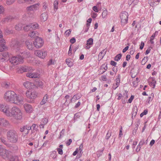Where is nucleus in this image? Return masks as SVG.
I'll list each match as a JSON object with an SVG mask.
<instances>
[{"label":"nucleus","mask_w":161,"mask_h":161,"mask_svg":"<svg viewBox=\"0 0 161 161\" xmlns=\"http://www.w3.org/2000/svg\"><path fill=\"white\" fill-rule=\"evenodd\" d=\"M25 129L26 130V132L25 133V134L27 135L29 133V130L32 129V127L31 126H29L27 125H25Z\"/></svg>","instance_id":"79ce46f5"},{"label":"nucleus","mask_w":161,"mask_h":161,"mask_svg":"<svg viewBox=\"0 0 161 161\" xmlns=\"http://www.w3.org/2000/svg\"><path fill=\"white\" fill-rule=\"evenodd\" d=\"M9 159L10 161H19L18 157L16 156H10Z\"/></svg>","instance_id":"a878e982"},{"label":"nucleus","mask_w":161,"mask_h":161,"mask_svg":"<svg viewBox=\"0 0 161 161\" xmlns=\"http://www.w3.org/2000/svg\"><path fill=\"white\" fill-rule=\"evenodd\" d=\"M112 70L115 72V74L117 73L118 71V67L115 66L112 69Z\"/></svg>","instance_id":"338daca9"},{"label":"nucleus","mask_w":161,"mask_h":161,"mask_svg":"<svg viewBox=\"0 0 161 161\" xmlns=\"http://www.w3.org/2000/svg\"><path fill=\"white\" fill-rule=\"evenodd\" d=\"M16 94L13 91H8L5 94L4 98L7 102L13 103Z\"/></svg>","instance_id":"7ed1b4c3"},{"label":"nucleus","mask_w":161,"mask_h":161,"mask_svg":"<svg viewBox=\"0 0 161 161\" xmlns=\"http://www.w3.org/2000/svg\"><path fill=\"white\" fill-rule=\"evenodd\" d=\"M78 94H77L74 95L72 97L73 99L75 100H78V99H80L81 97L80 96H77Z\"/></svg>","instance_id":"864d4df0"},{"label":"nucleus","mask_w":161,"mask_h":161,"mask_svg":"<svg viewBox=\"0 0 161 161\" xmlns=\"http://www.w3.org/2000/svg\"><path fill=\"white\" fill-rule=\"evenodd\" d=\"M33 85V83L28 81H25L23 83V85L27 89L32 88Z\"/></svg>","instance_id":"a211bd4d"},{"label":"nucleus","mask_w":161,"mask_h":161,"mask_svg":"<svg viewBox=\"0 0 161 161\" xmlns=\"http://www.w3.org/2000/svg\"><path fill=\"white\" fill-rule=\"evenodd\" d=\"M9 108L8 105L0 104V110L5 113L7 116L9 111Z\"/></svg>","instance_id":"2eb2a0df"},{"label":"nucleus","mask_w":161,"mask_h":161,"mask_svg":"<svg viewBox=\"0 0 161 161\" xmlns=\"http://www.w3.org/2000/svg\"><path fill=\"white\" fill-rule=\"evenodd\" d=\"M57 151L58 152V153L60 155H62L63 154V151L61 148H57Z\"/></svg>","instance_id":"bf43d9fd"},{"label":"nucleus","mask_w":161,"mask_h":161,"mask_svg":"<svg viewBox=\"0 0 161 161\" xmlns=\"http://www.w3.org/2000/svg\"><path fill=\"white\" fill-rule=\"evenodd\" d=\"M39 5V4L36 3L27 7L26 9L28 12L30 11H35L38 9Z\"/></svg>","instance_id":"4468645a"},{"label":"nucleus","mask_w":161,"mask_h":161,"mask_svg":"<svg viewBox=\"0 0 161 161\" xmlns=\"http://www.w3.org/2000/svg\"><path fill=\"white\" fill-rule=\"evenodd\" d=\"M15 1V0H7L6 3L7 5H11Z\"/></svg>","instance_id":"3c124183"},{"label":"nucleus","mask_w":161,"mask_h":161,"mask_svg":"<svg viewBox=\"0 0 161 161\" xmlns=\"http://www.w3.org/2000/svg\"><path fill=\"white\" fill-rule=\"evenodd\" d=\"M48 120L47 118H44L43 119L42 121V123L44 125L46 124L48 122Z\"/></svg>","instance_id":"8fccbe9b"},{"label":"nucleus","mask_w":161,"mask_h":161,"mask_svg":"<svg viewBox=\"0 0 161 161\" xmlns=\"http://www.w3.org/2000/svg\"><path fill=\"white\" fill-rule=\"evenodd\" d=\"M22 27V25L21 24H18L16 25L15 26V28L16 30L19 31L21 30Z\"/></svg>","instance_id":"c756f323"},{"label":"nucleus","mask_w":161,"mask_h":161,"mask_svg":"<svg viewBox=\"0 0 161 161\" xmlns=\"http://www.w3.org/2000/svg\"><path fill=\"white\" fill-rule=\"evenodd\" d=\"M121 19V25L124 26L128 22V14L126 11L123 12L120 16Z\"/></svg>","instance_id":"39448f33"},{"label":"nucleus","mask_w":161,"mask_h":161,"mask_svg":"<svg viewBox=\"0 0 161 161\" xmlns=\"http://www.w3.org/2000/svg\"><path fill=\"white\" fill-rule=\"evenodd\" d=\"M106 50L105 49H104L100 52L98 54V60L99 61H100L103 58L106 53Z\"/></svg>","instance_id":"6ab92c4d"},{"label":"nucleus","mask_w":161,"mask_h":161,"mask_svg":"<svg viewBox=\"0 0 161 161\" xmlns=\"http://www.w3.org/2000/svg\"><path fill=\"white\" fill-rule=\"evenodd\" d=\"M34 54L36 56L42 58H44L47 54L46 51L37 50L34 51Z\"/></svg>","instance_id":"1a4fd4ad"},{"label":"nucleus","mask_w":161,"mask_h":161,"mask_svg":"<svg viewBox=\"0 0 161 161\" xmlns=\"http://www.w3.org/2000/svg\"><path fill=\"white\" fill-rule=\"evenodd\" d=\"M134 96L131 95L128 100L127 103H131L134 98Z\"/></svg>","instance_id":"e2e57ef3"},{"label":"nucleus","mask_w":161,"mask_h":161,"mask_svg":"<svg viewBox=\"0 0 161 161\" xmlns=\"http://www.w3.org/2000/svg\"><path fill=\"white\" fill-rule=\"evenodd\" d=\"M25 94L27 98L32 99L31 101H30V102L33 103V99H35L37 97V93L35 91L27 90L25 92Z\"/></svg>","instance_id":"423d86ee"},{"label":"nucleus","mask_w":161,"mask_h":161,"mask_svg":"<svg viewBox=\"0 0 161 161\" xmlns=\"http://www.w3.org/2000/svg\"><path fill=\"white\" fill-rule=\"evenodd\" d=\"M148 112L147 110V109H145L144 110L143 112H142L140 115L141 117H142L144 115H146L147 114Z\"/></svg>","instance_id":"09e8293b"},{"label":"nucleus","mask_w":161,"mask_h":161,"mask_svg":"<svg viewBox=\"0 0 161 161\" xmlns=\"http://www.w3.org/2000/svg\"><path fill=\"white\" fill-rule=\"evenodd\" d=\"M6 152V150L5 149H0V155H3V153H5Z\"/></svg>","instance_id":"6e6d98bb"},{"label":"nucleus","mask_w":161,"mask_h":161,"mask_svg":"<svg viewBox=\"0 0 161 161\" xmlns=\"http://www.w3.org/2000/svg\"><path fill=\"white\" fill-rule=\"evenodd\" d=\"M18 53H19L18 55H20L23 60L24 58H27L30 56V53L28 51L22 49Z\"/></svg>","instance_id":"f8f14e48"},{"label":"nucleus","mask_w":161,"mask_h":161,"mask_svg":"<svg viewBox=\"0 0 161 161\" xmlns=\"http://www.w3.org/2000/svg\"><path fill=\"white\" fill-rule=\"evenodd\" d=\"M31 30L37 29L38 27V25L36 23L30 24Z\"/></svg>","instance_id":"bb28decb"},{"label":"nucleus","mask_w":161,"mask_h":161,"mask_svg":"<svg viewBox=\"0 0 161 161\" xmlns=\"http://www.w3.org/2000/svg\"><path fill=\"white\" fill-rule=\"evenodd\" d=\"M3 34L0 35V44H3V43H4L5 40L3 39Z\"/></svg>","instance_id":"603ef678"},{"label":"nucleus","mask_w":161,"mask_h":161,"mask_svg":"<svg viewBox=\"0 0 161 161\" xmlns=\"http://www.w3.org/2000/svg\"><path fill=\"white\" fill-rule=\"evenodd\" d=\"M36 82V84L39 87L41 88H43V83L42 81H37Z\"/></svg>","instance_id":"4c0bfd02"},{"label":"nucleus","mask_w":161,"mask_h":161,"mask_svg":"<svg viewBox=\"0 0 161 161\" xmlns=\"http://www.w3.org/2000/svg\"><path fill=\"white\" fill-rule=\"evenodd\" d=\"M5 31L6 33L8 34L12 33H13V31H12L10 30L8 28L6 29Z\"/></svg>","instance_id":"69168bd1"},{"label":"nucleus","mask_w":161,"mask_h":161,"mask_svg":"<svg viewBox=\"0 0 161 161\" xmlns=\"http://www.w3.org/2000/svg\"><path fill=\"white\" fill-rule=\"evenodd\" d=\"M48 98V96L46 94L44 97L43 99L40 103V104L42 105L45 104Z\"/></svg>","instance_id":"393cba45"},{"label":"nucleus","mask_w":161,"mask_h":161,"mask_svg":"<svg viewBox=\"0 0 161 161\" xmlns=\"http://www.w3.org/2000/svg\"><path fill=\"white\" fill-rule=\"evenodd\" d=\"M25 44L27 48L30 50H32L33 48L34 44L29 40H27L25 41Z\"/></svg>","instance_id":"f3484780"},{"label":"nucleus","mask_w":161,"mask_h":161,"mask_svg":"<svg viewBox=\"0 0 161 161\" xmlns=\"http://www.w3.org/2000/svg\"><path fill=\"white\" fill-rule=\"evenodd\" d=\"M6 47L5 46V44H0V51L2 52L3 51L4 49L6 48Z\"/></svg>","instance_id":"a18cd8bd"},{"label":"nucleus","mask_w":161,"mask_h":161,"mask_svg":"<svg viewBox=\"0 0 161 161\" xmlns=\"http://www.w3.org/2000/svg\"><path fill=\"white\" fill-rule=\"evenodd\" d=\"M152 48V47H150L148 48L147 49V50L145 53V54L146 55H147L149 53L151 50V49Z\"/></svg>","instance_id":"680f3d73"},{"label":"nucleus","mask_w":161,"mask_h":161,"mask_svg":"<svg viewBox=\"0 0 161 161\" xmlns=\"http://www.w3.org/2000/svg\"><path fill=\"white\" fill-rule=\"evenodd\" d=\"M102 68H103L104 70L105 71H103L102 73L101 74H103L104 72H105L108 69V67H107V64H106V65H105V64H103L102 66H101V67L100 69V70H101L102 69Z\"/></svg>","instance_id":"c9c22d12"},{"label":"nucleus","mask_w":161,"mask_h":161,"mask_svg":"<svg viewBox=\"0 0 161 161\" xmlns=\"http://www.w3.org/2000/svg\"><path fill=\"white\" fill-rule=\"evenodd\" d=\"M58 1H55L54 3H53V6H54V9L55 10V9H57L58 8Z\"/></svg>","instance_id":"c03bdc74"},{"label":"nucleus","mask_w":161,"mask_h":161,"mask_svg":"<svg viewBox=\"0 0 161 161\" xmlns=\"http://www.w3.org/2000/svg\"><path fill=\"white\" fill-rule=\"evenodd\" d=\"M15 100H14L13 103H14L17 104V105L22 104L23 103L24 98L23 97L21 96H15L14 98Z\"/></svg>","instance_id":"ddd939ff"},{"label":"nucleus","mask_w":161,"mask_h":161,"mask_svg":"<svg viewBox=\"0 0 161 161\" xmlns=\"http://www.w3.org/2000/svg\"><path fill=\"white\" fill-rule=\"evenodd\" d=\"M72 142V140L71 139H69L67 142H66V145L67 146H69L70 145Z\"/></svg>","instance_id":"4d7b16f0"},{"label":"nucleus","mask_w":161,"mask_h":161,"mask_svg":"<svg viewBox=\"0 0 161 161\" xmlns=\"http://www.w3.org/2000/svg\"><path fill=\"white\" fill-rule=\"evenodd\" d=\"M11 19V18L10 17L7 16L6 18H4L3 20H2V21L3 23H5L6 22H8Z\"/></svg>","instance_id":"ea45409f"},{"label":"nucleus","mask_w":161,"mask_h":161,"mask_svg":"<svg viewBox=\"0 0 161 161\" xmlns=\"http://www.w3.org/2000/svg\"><path fill=\"white\" fill-rule=\"evenodd\" d=\"M33 71V69L30 67L26 66H22L19 68L17 70L18 72L19 73H22L24 72L29 71Z\"/></svg>","instance_id":"9d476101"},{"label":"nucleus","mask_w":161,"mask_h":161,"mask_svg":"<svg viewBox=\"0 0 161 161\" xmlns=\"http://www.w3.org/2000/svg\"><path fill=\"white\" fill-rule=\"evenodd\" d=\"M11 46L15 50L17 53L21 49L22 44L18 41H13L12 42Z\"/></svg>","instance_id":"0eeeda50"},{"label":"nucleus","mask_w":161,"mask_h":161,"mask_svg":"<svg viewBox=\"0 0 161 161\" xmlns=\"http://www.w3.org/2000/svg\"><path fill=\"white\" fill-rule=\"evenodd\" d=\"M145 142L143 140H142L139 142V144L137 146V147L136 149V151L137 152H139L142 146L144 144Z\"/></svg>","instance_id":"4be33fe9"},{"label":"nucleus","mask_w":161,"mask_h":161,"mask_svg":"<svg viewBox=\"0 0 161 161\" xmlns=\"http://www.w3.org/2000/svg\"><path fill=\"white\" fill-rule=\"evenodd\" d=\"M119 76L120 75H119L118 77H117L116 79V86L115 87V88H114V90H115L119 85V83L120 82Z\"/></svg>","instance_id":"cd10ccee"},{"label":"nucleus","mask_w":161,"mask_h":161,"mask_svg":"<svg viewBox=\"0 0 161 161\" xmlns=\"http://www.w3.org/2000/svg\"><path fill=\"white\" fill-rule=\"evenodd\" d=\"M0 126L7 128H10L11 125L9 122L4 118H0Z\"/></svg>","instance_id":"9b49d317"},{"label":"nucleus","mask_w":161,"mask_h":161,"mask_svg":"<svg viewBox=\"0 0 161 161\" xmlns=\"http://www.w3.org/2000/svg\"><path fill=\"white\" fill-rule=\"evenodd\" d=\"M37 34L36 33L35 31H31L29 34V35L31 38H35Z\"/></svg>","instance_id":"7c9ffc66"},{"label":"nucleus","mask_w":161,"mask_h":161,"mask_svg":"<svg viewBox=\"0 0 161 161\" xmlns=\"http://www.w3.org/2000/svg\"><path fill=\"white\" fill-rule=\"evenodd\" d=\"M87 45H92L93 44V39L92 38H90L87 41Z\"/></svg>","instance_id":"58836bf2"},{"label":"nucleus","mask_w":161,"mask_h":161,"mask_svg":"<svg viewBox=\"0 0 161 161\" xmlns=\"http://www.w3.org/2000/svg\"><path fill=\"white\" fill-rule=\"evenodd\" d=\"M7 140L10 143H16L18 140V133L14 130H9L6 134Z\"/></svg>","instance_id":"f257e3e1"},{"label":"nucleus","mask_w":161,"mask_h":161,"mask_svg":"<svg viewBox=\"0 0 161 161\" xmlns=\"http://www.w3.org/2000/svg\"><path fill=\"white\" fill-rule=\"evenodd\" d=\"M71 32V29H69L68 30H66L64 33L65 35L68 36H69Z\"/></svg>","instance_id":"de8ad7c7"},{"label":"nucleus","mask_w":161,"mask_h":161,"mask_svg":"<svg viewBox=\"0 0 161 161\" xmlns=\"http://www.w3.org/2000/svg\"><path fill=\"white\" fill-rule=\"evenodd\" d=\"M81 103L79 101L77 103H76L74 107L75 108H78L80 105Z\"/></svg>","instance_id":"774afa93"},{"label":"nucleus","mask_w":161,"mask_h":161,"mask_svg":"<svg viewBox=\"0 0 161 161\" xmlns=\"http://www.w3.org/2000/svg\"><path fill=\"white\" fill-rule=\"evenodd\" d=\"M147 60L148 57H144L142 60V63H143V64H144L147 61Z\"/></svg>","instance_id":"5fc2aeb1"},{"label":"nucleus","mask_w":161,"mask_h":161,"mask_svg":"<svg viewBox=\"0 0 161 161\" xmlns=\"http://www.w3.org/2000/svg\"><path fill=\"white\" fill-rule=\"evenodd\" d=\"M0 139L1 141L2 142H3V144L5 145H6L7 144V141L6 140V138L3 137H1L0 138Z\"/></svg>","instance_id":"37998d69"},{"label":"nucleus","mask_w":161,"mask_h":161,"mask_svg":"<svg viewBox=\"0 0 161 161\" xmlns=\"http://www.w3.org/2000/svg\"><path fill=\"white\" fill-rule=\"evenodd\" d=\"M24 108L25 110L27 112L30 113L32 110L31 106L28 104H25L24 105Z\"/></svg>","instance_id":"aec40b11"},{"label":"nucleus","mask_w":161,"mask_h":161,"mask_svg":"<svg viewBox=\"0 0 161 161\" xmlns=\"http://www.w3.org/2000/svg\"><path fill=\"white\" fill-rule=\"evenodd\" d=\"M25 2L26 3H28L30 4L35 2L36 0H24Z\"/></svg>","instance_id":"052dcab7"},{"label":"nucleus","mask_w":161,"mask_h":161,"mask_svg":"<svg viewBox=\"0 0 161 161\" xmlns=\"http://www.w3.org/2000/svg\"><path fill=\"white\" fill-rule=\"evenodd\" d=\"M107 15L108 11L106 9L104 10L102 13V18H105L107 16Z\"/></svg>","instance_id":"a19ab883"},{"label":"nucleus","mask_w":161,"mask_h":161,"mask_svg":"<svg viewBox=\"0 0 161 161\" xmlns=\"http://www.w3.org/2000/svg\"><path fill=\"white\" fill-rule=\"evenodd\" d=\"M30 24L26 25V26L24 27V30L25 31H28L29 30H31V28L30 27Z\"/></svg>","instance_id":"e433bc0d"},{"label":"nucleus","mask_w":161,"mask_h":161,"mask_svg":"<svg viewBox=\"0 0 161 161\" xmlns=\"http://www.w3.org/2000/svg\"><path fill=\"white\" fill-rule=\"evenodd\" d=\"M48 17V15L47 12H44L40 16L41 20L42 21H45L47 20Z\"/></svg>","instance_id":"412c9836"},{"label":"nucleus","mask_w":161,"mask_h":161,"mask_svg":"<svg viewBox=\"0 0 161 161\" xmlns=\"http://www.w3.org/2000/svg\"><path fill=\"white\" fill-rule=\"evenodd\" d=\"M66 63L69 67H71L73 66V64L71 62L69 59H67L66 60Z\"/></svg>","instance_id":"2f4dec72"},{"label":"nucleus","mask_w":161,"mask_h":161,"mask_svg":"<svg viewBox=\"0 0 161 161\" xmlns=\"http://www.w3.org/2000/svg\"><path fill=\"white\" fill-rule=\"evenodd\" d=\"M90 26V24L88 23H87L86 25V26L84 27V31L83 30V31L81 32V34H83L87 32L89 30V27Z\"/></svg>","instance_id":"b1692460"},{"label":"nucleus","mask_w":161,"mask_h":161,"mask_svg":"<svg viewBox=\"0 0 161 161\" xmlns=\"http://www.w3.org/2000/svg\"><path fill=\"white\" fill-rule=\"evenodd\" d=\"M80 116V113H77L75 114L74 119L75 120L79 118Z\"/></svg>","instance_id":"49530a36"},{"label":"nucleus","mask_w":161,"mask_h":161,"mask_svg":"<svg viewBox=\"0 0 161 161\" xmlns=\"http://www.w3.org/2000/svg\"><path fill=\"white\" fill-rule=\"evenodd\" d=\"M9 62L13 65H17L22 63L24 62V60L21 57L20 55H18L17 56H14L10 58Z\"/></svg>","instance_id":"20e7f679"},{"label":"nucleus","mask_w":161,"mask_h":161,"mask_svg":"<svg viewBox=\"0 0 161 161\" xmlns=\"http://www.w3.org/2000/svg\"><path fill=\"white\" fill-rule=\"evenodd\" d=\"M137 107H134L132 109V117H133L134 116L135 117L137 113Z\"/></svg>","instance_id":"473e14b6"},{"label":"nucleus","mask_w":161,"mask_h":161,"mask_svg":"<svg viewBox=\"0 0 161 161\" xmlns=\"http://www.w3.org/2000/svg\"><path fill=\"white\" fill-rule=\"evenodd\" d=\"M112 132L111 130H108L105 136V139L106 140H108L111 135Z\"/></svg>","instance_id":"f704fd0d"},{"label":"nucleus","mask_w":161,"mask_h":161,"mask_svg":"<svg viewBox=\"0 0 161 161\" xmlns=\"http://www.w3.org/2000/svg\"><path fill=\"white\" fill-rule=\"evenodd\" d=\"M44 42L42 38L37 37L33 42V44L36 48H41L43 45Z\"/></svg>","instance_id":"6e6552de"},{"label":"nucleus","mask_w":161,"mask_h":161,"mask_svg":"<svg viewBox=\"0 0 161 161\" xmlns=\"http://www.w3.org/2000/svg\"><path fill=\"white\" fill-rule=\"evenodd\" d=\"M127 45H128V46H127L126 47L124 48L123 49L122 52L123 53H125V52H126L128 50V48H129V46L130 45V44L129 43H128L127 44Z\"/></svg>","instance_id":"0e129e2a"},{"label":"nucleus","mask_w":161,"mask_h":161,"mask_svg":"<svg viewBox=\"0 0 161 161\" xmlns=\"http://www.w3.org/2000/svg\"><path fill=\"white\" fill-rule=\"evenodd\" d=\"M2 56L3 57L6 58H8L9 57L8 54L7 52L3 53H2Z\"/></svg>","instance_id":"13d9d810"},{"label":"nucleus","mask_w":161,"mask_h":161,"mask_svg":"<svg viewBox=\"0 0 161 161\" xmlns=\"http://www.w3.org/2000/svg\"><path fill=\"white\" fill-rule=\"evenodd\" d=\"M122 56V54L121 53L117 54L114 57V60L117 61H119L121 59Z\"/></svg>","instance_id":"72a5a7b5"},{"label":"nucleus","mask_w":161,"mask_h":161,"mask_svg":"<svg viewBox=\"0 0 161 161\" xmlns=\"http://www.w3.org/2000/svg\"><path fill=\"white\" fill-rule=\"evenodd\" d=\"M11 112L9 111L8 116H13L15 119L17 120L21 119L22 117V113L20 110L16 107H13L11 109Z\"/></svg>","instance_id":"f03ea898"},{"label":"nucleus","mask_w":161,"mask_h":161,"mask_svg":"<svg viewBox=\"0 0 161 161\" xmlns=\"http://www.w3.org/2000/svg\"><path fill=\"white\" fill-rule=\"evenodd\" d=\"M39 75L37 73H30L28 72L26 74V76L31 78H38Z\"/></svg>","instance_id":"dca6fc26"},{"label":"nucleus","mask_w":161,"mask_h":161,"mask_svg":"<svg viewBox=\"0 0 161 161\" xmlns=\"http://www.w3.org/2000/svg\"><path fill=\"white\" fill-rule=\"evenodd\" d=\"M152 81L150 82H149V84L150 86H153V88H154L155 86L156 81L155 77H153L152 78Z\"/></svg>","instance_id":"5701e85b"},{"label":"nucleus","mask_w":161,"mask_h":161,"mask_svg":"<svg viewBox=\"0 0 161 161\" xmlns=\"http://www.w3.org/2000/svg\"><path fill=\"white\" fill-rule=\"evenodd\" d=\"M57 156V152L55 151L52 152L50 155V157L54 159H55L56 158Z\"/></svg>","instance_id":"c85d7f7f"}]
</instances>
